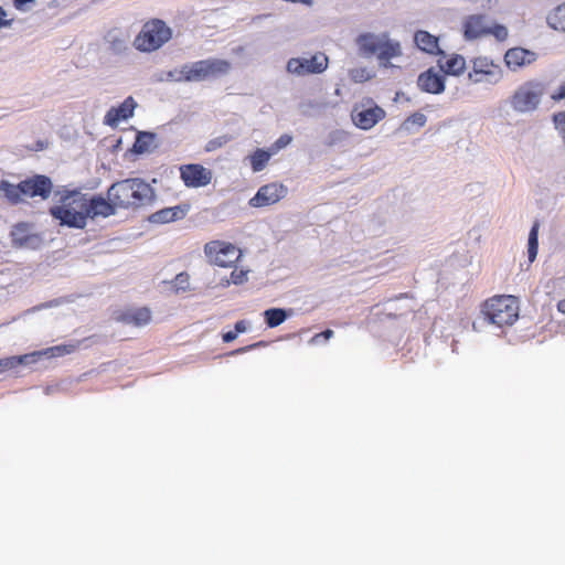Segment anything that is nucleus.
I'll return each mask as SVG.
<instances>
[{
  "label": "nucleus",
  "mask_w": 565,
  "mask_h": 565,
  "mask_svg": "<svg viewBox=\"0 0 565 565\" xmlns=\"http://www.w3.org/2000/svg\"><path fill=\"white\" fill-rule=\"evenodd\" d=\"M56 196L60 204L50 207V214L64 226L82 230L87 218L113 215L110 204L100 195L88 196L77 190H63L57 191Z\"/></svg>",
  "instance_id": "nucleus-1"
},
{
  "label": "nucleus",
  "mask_w": 565,
  "mask_h": 565,
  "mask_svg": "<svg viewBox=\"0 0 565 565\" xmlns=\"http://www.w3.org/2000/svg\"><path fill=\"white\" fill-rule=\"evenodd\" d=\"M153 188L141 178H130L117 181L107 191L106 201L113 209H139L154 200Z\"/></svg>",
  "instance_id": "nucleus-2"
},
{
  "label": "nucleus",
  "mask_w": 565,
  "mask_h": 565,
  "mask_svg": "<svg viewBox=\"0 0 565 565\" xmlns=\"http://www.w3.org/2000/svg\"><path fill=\"white\" fill-rule=\"evenodd\" d=\"M355 43L359 52L364 56L376 55L381 65L391 66V60L402 55V46L398 41L390 39L387 33L380 35L373 33L360 34Z\"/></svg>",
  "instance_id": "nucleus-3"
},
{
  "label": "nucleus",
  "mask_w": 565,
  "mask_h": 565,
  "mask_svg": "<svg viewBox=\"0 0 565 565\" xmlns=\"http://www.w3.org/2000/svg\"><path fill=\"white\" fill-rule=\"evenodd\" d=\"M548 84L539 78H531L519 85L509 97L511 108L519 114L535 111L547 92Z\"/></svg>",
  "instance_id": "nucleus-4"
},
{
  "label": "nucleus",
  "mask_w": 565,
  "mask_h": 565,
  "mask_svg": "<svg viewBox=\"0 0 565 565\" xmlns=\"http://www.w3.org/2000/svg\"><path fill=\"white\" fill-rule=\"evenodd\" d=\"M482 313L498 327L511 326L519 318V301L514 296H493L484 301Z\"/></svg>",
  "instance_id": "nucleus-5"
},
{
  "label": "nucleus",
  "mask_w": 565,
  "mask_h": 565,
  "mask_svg": "<svg viewBox=\"0 0 565 565\" xmlns=\"http://www.w3.org/2000/svg\"><path fill=\"white\" fill-rule=\"evenodd\" d=\"M172 38V30L161 19H150L134 40V46L140 52L150 53L159 50Z\"/></svg>",
  "instance_id": "nucleus-6"
},
{
  "label": "nucleus",
  "mask_w": 565,
  "mask_h": 565,
  "mask_svg": "<svg viewBox=\"0 0 565 565\" xmlns=\"http://www.w3.org/2000/svg\"><path fill=\"white\" fill-rule=\"evenodd\" d=\"M204 254L211 265L232 267L242 256L241 249L225 241H211L204 245Z\"/></svg>",
  "instance_id": "nucleus-7"
},
{
  "label": "nucleus",
  "mask_w": 565,
  "mask_h": 565,
  "mask_svg": "<svg viewBox=\"0 0 565 565\" xmlns=\"http://www.w3.org/2000/svg\"><path fill=\"white\" fill-rule=\"evenodd\" d=\"M328 56L322 53L318 52L313 54L309 58H300V57H292L287 62V72L291 74H296L298 76H303L308 74H320L324 72L328 67Z\"/></svg>",
  "instance_id": "nucleus-8"
},
{
  "label": "nucleus",
  "mask_w": 565,
  "mask_h": 565,
  "mask_svg": "<svg viewBox=\"0 0 565 565\" xmlns=\"http://www.w3.org/2000/svg\"><path fill=\"white\" fill-rule=\"evenodd\" d=\"M468 77L473 83H497L502 77L501 67L486 56L472 60V68Z\"/></svg>",
  "instance_id": "nucleus-9"
},
{
  "label": "nucleus",
  "mask_w": 565,
  "mask_h": 565,
  "mask_svg": "<svg viewBox=\"0 0 565 565\" xmlns=\"http://www.w3.org/2000/svg\"><path fill=\"white\" fill-rule=\"evenodd\" d=\"M370 107L364 105H355L351 113L353 124L363 130L373 128L379 121L385 117V110L379 105L369 100Z\"/></svg>",
  "instance_id": "nucleus-10"
},
{
  "label": "nucleus",
  "mask_w": 565,
  "mask_h": 565,
  "mask_svg": "<svg viewBox=\"0 0 565 565\" xmlns=\"http://www.w3.org/2000/svg\"><path fill=\"white\" fill-rule=\"evenodd\" d=\"M288 193L286 185L279 182H270L258 189L256 194L249 200L253 207H264L278 203Z\"/></svg>",
  "instance_id": "nucleus-11"
},
{
  "label": "nucleus",
  "mask_w": 565,
  "mask_h": 565,
  "mask_svg": "<svg viewBox=\"0 0 565 565\" xmlns=\"http://www.w3.org/2000/svg\"><path fill=\"white\" fill-rule=\"evenodd\" d=\"M180 178L188 188H203L211 183L213 174L200 163H189L180 167Z\"/></svg>",
  "instance_id": "nucleus-12"
},
{
  "label": "nucleus",
  "mask_w": 565,
  "mask_h": 565,
  "mask_svg": "<svg viewBox=\"0 0 565 565\" xmlns=\"http://www.w3.org/2000/svg\"><path fill=\"white\" fill-rule=\"evenodd\" d=\"M21 189L25 196H40L41 199L46 200L52 192L53 184L49 177L36 174L21 181Z\"/></svg>",
  "instance_id": "nucleus-13"
},
{
  "label": "nucleus",
  "mask_w": 565,
  "mask_h": 565,
  "mask_svg": "<svg viewBox=\"0 0 565 565\" xmlns=\"http://www.w3.org/2000/svg\"><path fill=\"white\" fill-rule=\"evenodd\" d=\"M168 76L175 82H201L205 81L203 60L182 65L168 73Z\"/></svg>",
  "instance_id": "nucleus-14"
},
{
  "label": "nucleus",
  "mask_w": 565,
  "mask_h": 565,
  "mask_svg": "<svg viewBox=\"0 0 565 565\" xmlns=\"http://www.w3.org/2000/svg\"><path fill=\"white\" fill-rule=\"evenodd\" d=\"M137 107L136 100L129 96L119 106L111 107L105 115V124L110 127H117L119 122L129 119L134 116L135 108Z\"/></svg>",
  "instance_id": "nucleus-15"
},
{
  "label": "nucleus",
  "mask_w": 565,
  "mask_h": 565,
  "mask_svg": "<svg viewBox=\"0 0 565 565\" xmlns=\"http://www.w3.org/2000/svg\"><path fill=\"white\" fill-rule=\"evenodd\" d=\"M536 60L537 54L535 52L523 47L509 49L504 55V62L512 71L531 65Z\"/></svg>",
  "instance_id": "nucleus-16"
},
{
  "label": "nucleus",
  "mask_w": 565,
  "mask_h": 565,
  "mask_svg": "<svg viewBox=\"0 0 565 565\" xmlns=\"http://www.w3.org/2000/svg\"><path fill=\"white\" fill-rule=\"evenodd\" d=\"M417 85L422 92L441 94L445 90V77L429 68L419 74Z\"/></svg>",
  "instance_id": "nucleus-17"
},
{
  "label": "nucleus",
  "mask_w": 565,
  "mask_h": 565,
  "mask_svg": "<svg viewBox=\"0 0 565 565\" xmlns=\"http://www.w3.org/2000/svg\"><path fill=\"white\" fill-rule=\"evenodd\" d=\"M11 235L13 244L19 247H35L41 242L38 234L30 233L29 225L25 223L17 224Z\"/></svg>",
  "instance_id": "nucleus-18"
},
{
  "label": "nucleus",
  "mask_w": 565,
  "mask_h": 565,
  "mask_svg": "<svg viewBox=\"0 0 565 565\" xmlns=\"http://www.w3.org/2000/svg\"><path fill=\"white\" fill-rule=\"evenodd\" d=\"M441 57L438 60V66L446 75L458 76L463 73L466 68V60L459 54H452L446 56L440 54Z\"/></svg>",
  "instance_id": "nucleus-19"
},
{
  "label": "nucleus",
  "mask_w": 565,
  "mask_h": 565,
  "mask_svg": "<svg viewBox=\"0 0 565 565\" xmlns=\"http://www.w3.org/2000/svg\"><path fill=\"white\" fill-rule=\"evenodd\" d=\"M487 24L481 14L469 15L463 23V34L467 40L487 35Z\"/></svg>",
  "instance_id": "nucleus-20"
},
{
  "label": "nucleus",
  "mask_w": 565,
  "mask_h": 565,
  "mask_svg": "<svg viewBox=\"0 0 565 565\" xmlns=\"http://www.w3.org/2000/svg\"><path fill=\"white\" fill-rule=\"evenodd\" d=\"M186 212H188V205H184V206L175 205V206L164 207V209H161V210L154 212L150 216V221L152 223H159V224L170 223V222H174L178 220H182L185 216Z\"/></svg>",
  "instance_id": "nucleus-21"
},
{
  "label": "nucleus",
  "mask_w": 565,
  "mask_h": 565,
  "mask_svg": "<svg viewBox=\"0 0 565 565\" xmlns=\"http://www.w3.org/2000/svg\"><path fill=\"white\" fill-rule=\"evenodd\" d=\"M415 43L419 50L431 55L444 54L439 49L438 38L427 31L419 30L414 36Z\"/></svg>",
  "instance_id": "nucleus-22"
},
{
  "label": "nucleus",
  "mask_w": 565,
  "mask_h": 565,
  "mask_svg": "<svg viewBox=\"0 0 565 565\" xmlns=\"http://www.w3.org/2000/svg\"><path fill=\"white\" fill-rule=\"evenodd\" d=\"M119 319L127 324H132L135 327H142L150 322L151 312L146 307L130 309V310L122 312L120 315Z\"/></svg>",
  "instance_id": "nucleus-23"
},
{
  "label": "nucleus",
  "mask_w": 565,
  "mask_h": 565,
  "mask_svg": "<svg viewBox=\"0 0 565 565\" xmlns=\"http://www.w3.org/2000/svg\"><path fill=\"white\" fill-rule=\"evenodd\" d=\"M203 66L205 79L224 75L231 70V63L220 58L203 60Z\"/></svg>",
  "instance_id": "nucleus-24"
},
{
  "label": "nucleus",
  "mask_w": 565,
  "mask_h": 565,
  "mask_svg": "<svg viewBox=\"0 0 565 565\" xmlns=\"http://www.w3.org/2000/svg\"><path fill=\"white\" fill-rule=\"evenodd\" d=\"M77 348H78V344H73V343L60 344V345L46 348L41 351L32 352L31 354H34L35 362H38L39 359L42 356L57 358V356L71 354V353L75 352Z\"/></svg>",
  "instance_id": "nucleus-25"
},
{
  "label": "nucleus",
  "mask_w": 565,
  "mask_h": 565,
  "mask_svg": "<svg viewBox=\"0 0 565 565\" xmlns=\"http://www.w3.org/2000/svg\"><path fill=\"white\" fill-rule=\"evenodd\" d=\"M35 363L34 354H23L19 356H8L0 359V373L15 369L21 364Z\"/></svg>",
  "instance_id": "nucleus-26"
},
{
  "label": "nucleus",
  "mask_w": 565,
  "mask_h": 565,
  "mask_svg": "<svg viewBox=\"0 0 565 565\" xmlns=\"http://www.w3.org/2000/svg\"><path fill=\"white\" fill-rule=\"evenodd\" d=\"M547 23L552 29L565 32V2L548 14Z\"/></svg>",
  "instance_id": "nucleus-27"
},
{
  "label": "nucleus",
  "mask_w": 565,
  "mask_h": 565,
  "mask_svg": "<svg viewBox=\"0 0 565 565\" xmlns=\"http://www.w3.org/2000/svg\"><path fill=\"white\" fill-rule=\"evenodd\" d=\"M271 153L264 150L257 149L249 156L250 167L254 172L262 171L268 163Z\"/></svg>",
  "instance_id": "nucleus-28"
},
{
  "label": "nucleus",
  "mask_w": 565,
  "mask_h": 565,
  "mask_svg": "<svg viewBox=\"0 0 565 565\" xmlns=\"http://www.w3.org/2000/svg\"><path fill=\"white\" fill-rule=\"evenodd\" d=\"M264 317H265L266 324L269 328H275V327H278L279 324H281L286 320L287 313L284 309H280V308H270L264 312Z\"/></svg>",
  "instance_id": "nucleus-29"
},
{
  "label": "nucleus",
  "mask_w": 565,
  "mask_h": 565,
  "mask_svg": "<svg viewBox=\"0 0 565 565\" xmlns=\"http://www.w3.org/2000/svg\"><path fill=\"white\" fill-rule=\"evenodd\" d=\"M539 222H535L529 234V244H527V254L529 260L532 263L536 258L537 249H539Z\"/></svg>",
  "instance_id": "nucleus-30"
},
{
  "label": "nucleus",
  "mask_w": 565,
  "mask_h": 565,
  "mask_svg": "<svg viewBox=\"0 0 565 565\" xmlns=\"http://www.w3.org/2000/svg\"><path fill=\"white\" fill-rule=\"evenodd\" d=\"M2 189L4 191L7 199L11 203L17 204L21 201V198L23 195V192L21 191V182L17 185L10 184L8 182H2Z\"/></svg>",
  "instance_id": "nucleus-31"
},
{
  "label": "nucleus",
  "mask_w": 565,
  "mask_h": 565,
  "mask_svg": "<svg viewBox=\"0 0 565 565\" xmlns=\"http://www.w3.org/2000/svg\"><path fill=\"white\" fill-rule=\"evenodd\" d=\"M349 76L354 83H365L374 77L366 67H355L349 71Z\"/></svg>",
  "instance_id": "nucleus-32"
},
{
  "label": "nucleus",
  "mask_w": 565,
  "mask_h": 565,
  "mask_svg": "<svg viewBox=\"0 0 565 565\" xmlns=\"http://www.w3.org/2000/svg\"><path fill=\"white\" fill-rule=\"evenodd\" d=\"M154 135L151 132H140L137 136L135 149L137 152H143L148 149V145L153 141Z\"/></svg>",
  "instance_id": "nucleus-33"
},
{
  "label": "nucleus",
  "mask_w": 565,
  "mask_h": 565,
  "mask_svg": "<svg viewBox=\"0 0 565 565\" xmlns=\"http://www.w3.org/2000/svg\"><path fill=\"white\" fill-rule=\"evenodd\" d=\"M555 129L565 143V110L555 113L552 117Z\"/></svg>",
  "instance_id": "nucleus-34"
},
{
  "label": "nucleus",
  "mask_w": 565,
  "mask_h": 565,
  "mask_svg": "<svg viewBox=\"0 0 565 565\" xmlns=\"http://www.w3.org/2000/svg\"><path fill=\"white\" fill-rule=\"evenodd\" d=\"M493 35L498 41H504L508 38V29L502 24H494L493 26H487V35Z\"/></svg>",
  "instance_id": "nucleus-35"
},
{
  "label": "nucleus",
  "mask_w": 565,
  "mask_h": 565,
  "mask_svg": "<svg viewBox=\"0 0 565 565\" xmlns=\"http://www.w3.org/2000/svg\"><path fill=\"white\" fill-rule=\"evenodd\" d=\"M248 271L242 268H234L231 273V279L227 284L232 282L234 285H242L247 280Z\"/></svg>",
  "instance_id": "nucleus-36"
},
{
  "label": "nucleus",
  "mask_w": 565,
  "mask_h": 565,
  "mask_svg": "<svg viewBox=\"0 0 565 565\" xmlns=\"http://www.w3.org/2000/svg\"><path fill=\"white\" fill-rule=\"evenodd\" d=\"M406 121L412 124V125H416L418 127H423L427 122V117L424 114L417 111V113L412 114L407 118Z\"/></svg>",
  "instance_id": "nucleus-37"
},
{
  "label": "nucleus",
  "mask_w": 565,
  "mask_h": 565,
  "mask_svg": "<svg viewBox=\"0 0 565 565\" xmlns=\"http://www.w3.org/2000/svg\"><path fill=\"white\" fill-rule=\"evenodd\" d=\"M174 281L178 290H186L189 287V275L186 273H180L175 276Z\"/></svg>",
  "instance_id": "nucleus-38"
},
{
  "label": "nucleus",
  "mask_w": 565,
  "mask_h": 565,
  "mask_svg": "<svg viewBox=\"0 0 565 565\" xmlns=\"http://www.w3.org/2000/svg\"><path fill=\"white\" fill-rule=\"evenodd\" d=\"M550 98L555 103L565 99V81L561 83L558 87L551 93Z\"/></svg>",
  "instance_id": "nucleus-39"
},
{
  "label": "nucleus",
  "mask_w": 565,
  "mask_h": 565,
  "mask_svg": "<svg viewBox=\"0 0 565 565\" xmlns=\"http://www.w3.org/2000/svg\"><path fill=\"white\" fill-rule=\"evenodd\" d=\"M291 140L292 138L289 135H282L275 141L274 147L276 150H279L288 146L291 142Z\"/></svg>",
  "instance_id": "nucleus-40"
},
{
  "label": "nucleus",
  "mask_w": 565,
  "mask_h": 565,
  "mask_svg": "<svg viewBox=\"0 0 565 565\" xmlns=\"http://www.w3.org/2000/svg\"><path fill=\"white\" fill-rule=\"evenodd\" d=\"M333 335V331L331 329H327L321 333H317L313 335L310 340L311 343H317L320 338H323L324 340H329Z\"/></svg>",
  "instance_id": "nucleus-41"
},
{
  "label": "nucleus",
  "mask_w": 565,
  "mask_h": 565,
  "mask_svg": "<svg viewBox=\"0 0 565 565\" xmlns=\"http://www.w3.org/2000/svg\"><path fill=\"white\" fill-rule=\"evenodd\" d=\"M10 24H11V21L7 20L6 10L2 7H0V28L9 26Z\"/></svg>",
  "instance_id": "nucleus-42"
},
{
  "label": "nucleus",
  "mask_w": 565,
  "mask_h": 565,
  "mask_svg": "<svg viewBox=\"0 0 565 565\" xmlns=\"http://www.w3.org/2000/svg\"><path fill=\"white\" fill-rule=\"evenodd\" d=\"M236 337H237V332L228 331V332H225L222 338L225 343H228V342L234 341L236 339Z\"/></svg>",
  "instance_id": "nucleus-43"
},
{
  "label": "nucleus",
  "mask_w": 565,
  "mask_h": 565,
  "mask_svg": "<svg viewBox=\"0 0 565 565\" xmlns=\"http://www.w3.org/2000/svg\"><path fill=\"white\" fill-rule=\"evenodd\" d=\"M246 329H247V328H246V323H245V321L241 320V321H237V322L235 323V330H234V331H235V332H237V334H238V333H243V332H245V331H246Z\"/></svg>",
  "instance_id": "nucleus-44"
},
{
  "label": "nucleus",
  "mask_w": 565,
  "mask_h": 565,
  "mask_svg": "<svg viewBox=\"0 0 565 565\" xmlns=\"http://www.w3.org/2000/svg\"><path fill=\"white\" fill-rule=\"evenodd\" d=\"M34 0H14V7L15 9L18 10H22L23 9V6L28 2H33Z\"/></svg>",
  "instance_id": "nucleus-45"
},
{
  "label": "nucleus",
  "mask_w": 565,
  "mask_h": 565,
  "mask_svg": "<svg viewBox=\"0 0 565 565\" xmlns=\"http://www.w3.org/2000/svg\"><path fill=\"white\" fill-rule=\"evenodd\" d=\"M557 310L562 313H565V299H562L557 302Z\"/></svg>",
  "instance_id": "nucleus-46"
},
{
  "label": "nucleus",
  "mask_w": 565,
  "mask_h": 565,
  "mask_svg": "<svg viewBox=\"0 0 565 565\" xmlns=\"http://www.w3.org/2000/svg\"><path fill=\"white\" fill-rule=\"evenodd\" d=\"M248 348H242V349H238L236 350V353H241V352H245Z\"/></svg>",
  "instance_id": "nucleus-47"
}]
</instances>
